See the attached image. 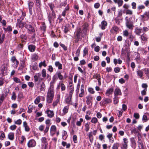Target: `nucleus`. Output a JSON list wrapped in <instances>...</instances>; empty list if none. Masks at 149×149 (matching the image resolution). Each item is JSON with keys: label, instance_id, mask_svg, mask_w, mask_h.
<instances>
[{"label": "nucleus", "instance_id": "nucleus-1", "mask_svg": "<svg viewBox=\"0 0 149 149\" xmlns=\"http://www.w3.org/2000/svg\"><path fill=\"white\" fill-rule=\"evenodd\" d=\"M53 86H51L49 89L47 95V101L48 103H51L54 96V91Z\"/></svg>", "mask_w": 149, "mask_h": 149}, {"label": "nucleus", "instance_id": "nucleus-2", "mask_svg": "<svg viewBox=\"0 0 149 149\" xmlns=\"http://www.w3.org/2000/svg\"><path fill=\"white\" fill-rule=\"evenodd\" d=\"M86 28L85 26L83 27L82 30H81L80 28H79L77 30L76 34L74 38L75 39V41L77 42H78L80 39V34L81 33H85L86 32Z\"/></svg>", "mask_w": 149, "mask_h": 149}, {"label": "nucleus", "instance_id": "nucleus-3", "mask_svg": "<svg viewBox=\"0 0 149 149\" xmlns=\"http://www.w3.org/2000/svg\"><path fill=\"white\" fill-rule=\"evenodd\" d=\"M9 65V61H8L6 63L2 64L0 68V73L2 74H3L7 70V67Z\"/></svg>", "mask_w": 149, "mask_h": 149}, {"label": "nucleus", "instance_id": "nucleus-4", "mask_svg": "<svg viewBox=\"0 0 149 149\" xmlns=\"http://www.w3.org/2000/svg\"><path fill=\"white\" fill-rule=\"evenodd\" d=\"M112 102L111 100L109 98H104L101 101L100 104L101 106H105L106 105L109 104Z\"/></svg>", "mask_w": 149, "mask_h": 149}, {"label": "nucleus", "instance_id": "nucleus-5", "mask_svg": "<svg viewBox=\"0 0 149 149\" xmlns=\"http://www.w3.org/2000/svg\"><path fill=\"white\" fill-rule=\"evenodd\" d=\"M36 143L35 141L33 139L29 140L27 143V146L29 148L33 147L36 146Z\"/></svg>", "mask_w": 149, "mask_h": 149}, {"label": "nucleus", "instance_id": "nucleus-6", "mask_svg": "<svg viewBox=\"0 0 149 149\" xmlns=\"http://www.w3.org/2000/svg\"><path fill=\"white\" fill-rule=\"evenodd\" d=\"M86 102L87 104L88 105H90L91 104V106L92 105V100L93 97L91 95H88L86 97ZM91 106H89L88 107L89 108H90Z\"/></svg>", "mask_w": 149, "mask_h": 149}, {"label": "nucleus", "instance_id": "nucleus-7", "mask_svg": "<svg viewBox=\"0 0 149 149\" xmlns=\"http://www.w3.org/2000/svg\"><path fill=\"white\" fill-rule=\"evenodd\" d=\"M42 142V145L45 149H46L48 145L47 139L45 137H43L41 139Z\"/></svg>", "mask_w": 149, "mask_h": 149}, {"label": "nucleus", "instance_id": "nucleus-8", "mask_svg": "<svg viewBox=\"0 0 149 149\" xmlns=\"http://www.w3.org/2000/svg\"><path fill=\"white\" fill-rule=\"evenodd\" d=\"M11 61L12 63H13V65L14 68H16L18 65L19 62L16 59L15 57L14 56L12 57L11 59Z\"/></svg>", "mask_w": 149, "mask_h": 149}, {"label": "nucleus", "instance_id": "nucleus-9", "mask_svg": "<svg viewBox=\"0 0 149 149\" xmlns=\"http://www.w3.org/2000/svg\"><path fill=\"white\" fill-rule=\"evenodd\" d=\"M24 27L31 33L34 32L35 31L34 28L31 25L25 24Z\"/></svg>", "mask_w": 149, "mask_h": 149}, {"label": "nucleus", "instance_id": "nucleus-10", "mask_svg": "<svg viewBox=\"0 0 149 149\" xmlns=\"http://www.w3.org/2000/svg\"><path fill=\"white\" fill-rule=\"evenodd\" d=\"M61 88V89L62 91H64L65 90V87L64 84L63 83V81H60L58 83L57 88L59 89L60 87Z\"/></svg>", "mask_w": 149, "mask_h": 149}, {"label": "nucleus", "instance_id": "nucleus-11", "mask_svg": "<svg viewBox=\"0 0 149 149\" xmlns=\"http://www.w3.org/2000/svg\"><path fill=\"white\" fill-rule=\"evenodd\" d=\"M56 128L55 125H52L50 128V132L51 135L53 136L54 135L56 132Z\"/></svg>", "mask_w": 149, "mask_h": 149}, {"label": "nucleus", "instance_id": "nucleus-12", "mask_svg": "<svg viewBox=\"0 0 149 149\" xmlns=\"http://www.w3.org/2000/svg\"><path fill=\"white\" fill-rule=\"evenodd\" d=\"M36 48V46L34 45H30L28 46V48L29 51L31 52H34Z\"/></svg>", "mask_w": 149, "mask_h": 149}, {"label": "nucleus", "instance_id": "nucleus-13", "mask_svg": "<svg viewBox=\"0 0 149 149\" xmlns=\"http://www.w3.org/2000/svg\"><path fill=\"white\" fill-rule=\"evenodd\" d=\"M60 96L59 94H58L56 96V100L54 102L52 105L54 107H55L58 103L59 101Z\"/></svg>", "mask_w": 149, "mask_h": 149}, {"label": "nucleus", "instance_id": "nucleus-14", "mask_svg": "<svg viewBox=\"0 0 149 149\" xmlns=\"http://www.w3.org/2000/svg\"><path fill=\"white\" fill-rule=\"evenodd\" d=\"M143 69L138 70L136 71L137 76L140 78H141L143 75Z\"/></svg>", "mask_w": 149, "mask_h": 149}, {"label": "nucleus", "instance_id": "nucleus-15", "mask_svg": "<svg viewBox=\"0 0 149 149\" xmlns=\"http://www.w3.org/2000/svg\"><path fill=\"white\" fill-rule=\"evenodd\" d=\"M112 136L113 134L112 133H109L107 136L109 139V141L111 143H113L114 141Z\"/></svg>", "mask_w": 149, "mask_h": 149}, {"label": "nucleus", "instance_id": "nucleus-16", "mask_svg": "<svg viewBox=\"0 0 149 149\" xmlns=\"http://www.w3.org/2000/svg\"><path fill=\"white\" fill-rule=\"evenodd\" d=\"M46 112L48 116L49 117L52 118L54 116V113L53 111L48 110Z\"/></svg>", "mask_w": 149, "mask_h": 149}, {"label": "nucleus", "instance_id": "nucleus-17", "mask_svg": "<svg viewBox=\"0 0 149 149\" xmlns=\"http://www.w3.org/2000/svg\"><path fill=\"white\" fill-rule=\"evenodd\" d=\"M93 77L94 78H96L99 84L100 85H101V79L100 75L98 74H96L93 76Z\"/></svg>", "mask_w": 149, "mask_h": 149}, {"label": "nucleus", "instance_id": "nucleus-18", "mask_svg": "<svg viewBox=\"0 0 149 149\" xmlns=\"http://www.w3.org/2000/svg\"><path fill=\"white\" fill-rule=\"evenodd\" d=\"M25 24L22 22L19 19H17V25L18 26L19 28H22L23 27H24Z\"/></svg>", "mask_w": 149, "mask_h": 149}, {"label": "nucleus", "instance_id": "nucleus-19", "mask_svg": "<svg viewBox=\"0 0 149 149\" xmlns=\"http://www.w3.org/2000/svg\"><path fill=\"white\" fill-rule=\"evenodd\" d=\"M142 29L136 27L135 29L134 32L136 35H139L141 34Z\"/></svg>", "mask_w": 149, "mask_h": 149}, {"label": "nucleus", "instance_id": "nucleus-20", "mask_svg": "<svg viewBox=\"0 0 149 149\" xmlns=\"http://www.w3.org/2000/svg\"><path fill=\"white\" fill-rule=\"evenodd\" d=\"M114 93L115 95H121V92L120 90L118 88H116L115 90Z\"/></svg>", "mask_w": 149, "mask_h": 149}, {"label": "nucleus", "instance_id": "nucleus-21", "mask_svg": "<svg viewBox=\"0 0 149 149\" xmlns=\"http://www.w3.org/2000/svg\"><path fill=\"white\" fill-rule=\"evenodd\" d=\"M101 29L104 30L105 29V27L107 26V23L105 21H102L101 23Z\"/></svg>", "mask_w": 149, "mask_h": 149}, {"label": "nucleus", "instance_id": "nucleus-22", "mask_svg": "<svg viewBox=\"0 0 149 149\" xmlns=\"http://www.w3.org/2000/svg\"><path fill=\"white\" fill-rule=\"evenodd\" d=\"M149 116L148 113H145L144 114L142 118V120L143 122H146L148 120L147 117Z\"/></svg>", "mask_w": 149, "mask_h": 149}, {"label": "nucleus", "instance_id": "nucleus-23", "mask_svg": "<svg viewBox=\"0 0 149 149\" xmlns=\"http://www.w3.org/2000/svg\"><path fill=\"white\" fill-rule=\"evenodd\" d=\"M113 91V89L112 88L108 89L106 91V95L108 96H109L112 93Z\"/></svg>", "mask_w": 149, "mask_h": 149}, {"label": "nucleus", "instance_id": "nucleus-24", "mask_svg": "<svg viewBox=\"0 0 149 149\" xmlns=\"http://www.w3.org/2000/svg\"><path fill=\"white\" fill-rule=\"evenodd\" d=\"M55 65L56 67L58 68V69H62V64L60 63L59 61H56L55 63Z\"/></svg>", "mask_w": 149, "mask_h": 149}, {"label": "nucleus", "instance_id": "nucleus-25", "mask_svg": "<svg viewBox=\"0 0 149 149\" xmlns=\"http://www.w3.org/2000/svg\"><path fill=\"white\" fill-rule=\"evenodd\" d=\"M45 85L44 82H42L40 85V89L41 91H45Z\"/></svg>", "mask_w": 149, "mask_h": 149}, {"label": "nucleus", "instance_id": "nucleus-26", "mask_svg": "<svg viewBox=\"0 0 149 149\" xmlns=\"http://www.w3.org/2000/svg\"><path fill=\"white\" fill-rule=\"evenodd\" d=\"M70 89V91L69 93V96L70 97H72V94L74 91V87L72 86H71Z\"/></svg>", "mask_w": 149, "mask_h": 149}, {"label": "nucleus", "instance_id": "nucleus-27", "mask_svg": "<svg viewBox=\"0 0 149 149\" xmlns=\"http://www.w3.org/2000/svg\"><path fill=\"white\" fill-rule=\"evenodd\" d=\"M64 32L67 33L69 30V26L68 24H66L64 26Z\"/></svg>", "mask_w": 149, "mask_h": 149}, {"label": "nucleus", "instance_id": "nucleus-28", "mask_svg": "<svg viewBox=\"0 0 149 149\" xmlns=\"http://www.w3.org/2000/svg\"><path fill=\"white\" fill-rule=\"evenodd\" d=\"M8 139H9L11 140H13L14 139V133L13 132H10L8 134Z\"/></svg>", "mask_w": 149, "mask_h": 149}, {"label": "nucleus", "instance_id": "nucleus-29", "mask_svg": "<svg viewBox=\"0 0 149 149\" xmlns=\"http://www.w3.org/2000/svg\"><path fill=\"white\" fill-rule=\"evenodd\" d=\"M126 25L127 28L130 29H132L134 27V26L131 22L126 24Z\"/></svg>", "mask_w": 149, "mask_h": 149}, {"label": "nucleus", "instance_id": "nucleus-30", "mask_svg": "<svg viewBox=\"0 0 149 149\" xmlns=\"http://www.w3.org/2000/svg\"><path fill=\"white\" fill-rule=\"evenodd\" d=\"M69 109V106H66L63 109V113L64 115L65 114L68 112V110Z\"/></svg>", "mask_w": 149, "mask_h": 149}, {"label": "nucleus", "instance_id": "nucleus-31", "mask_svg": "<svg viewBox=\"0 0 149 149\" xmlns=\"http://www.w3.org/2000/svg\"><path fill=\"white\" fill-rule=\"evenodd\" d=\"M42 66L45 67L47 66L45 60H44L43 62H41L39 64V67L40 68H41Z\"/></svg>", "mask_w": 149, "mask_h": 149}, {"label": "nucleus", "instance_id": "nucleus-32", "mask_svg": "<svg viewBox=\"0 0 149 149\" xmlns=\"http://www.w3.org/2000/svg\"><path fill=\"white\" fill-rule=\"evenodd\" d=\"M62 145L64 147L66 146V148H69L70 146V143L67 144V143L65 141H62Z\"/></svg>", "mask_w": 149, "mask_h": 149}, {"label": "nucleus", "instance_id": "nucleus-33", "mask_svg": "<svg viewBox=\"0 0 149 149\" xmlns=\"http://www.w3.org/2000/svg\"><path fill=\"white\" fill-rule=\"evenodd\" d=\"M120 146V144L119 143H114L112 147V149H118V148Z\"/></svg>", "mask_w": 149, "mask_h": 149}, {"label": "nucleus", "instance_id": "nucleus-34", "mask_svg": "<svg viewBox=\"0 0 149 149\" xmlns=\"http://www.w3.org/2000/svg\"><path fill=\"white\" fill-rule=\"evenodd\" d=\"M88 136L90 139V141L91 142L93 141V138L92 134V133L91 132H89L88 134Z\"/></svg>", "mask_w": 149, "mask_h": 149}, {"label": "nucleus", "instance_id": "nucleus-35", "mask_svg": "<svg viewBox=\"0 0 149 149\" xmlns=\"http://www.w3.org/2000/svg\"><path fill=\"white\" fill-rule=\"evenodd\" d=\"M143 70L144 71L145 74L149 78V68H145L143 69Z\"/></svg>", "mask_w": 149, "mask_h": 149}, {"label": "nucleus", "instance_id": "nucleus-36", "mask_svg": "<svg viewBox=\"0 0 149 149\" xmlns=\"http://www.w3.org/2000/svg\"><path fill=\"white\" fill-rule=\"evenodd\" d=\"M56 74L57 75L58 79L60 80H62L63 78V77L60 72H57Z\"/></svg>", "mask_w": 149, "mask_h": 149}, {"label": "nucleus", "instance_id": "nucleus-37", "mask_svg": "<svg viewBox=\"0 0 149 149\" xmlns=\"http://www.w3.org/2000/svg\"><path fill=\"white\" fill-rule=\"evenodd\" d=\"M0 133L1 134L0 135V139L3 140L5 138V134L2 131H0Z\"/></svg>", "mask_w": 149, "mask_h": 149}, {"label": "nucleus", "instance_id": "nucleus-38", "mask_svg": "<svg viewBox=\"0 0 149 149\" xmlns=\"http://www.w3.org/2000/svg\"><path fill=\"white\" fill-rule=\"evenodd\" d=\"M48 5L49 6L51 10L52 11H54V8H55V6L54 4L52 3H48Z\"/></svg>", "mask_w": 149, "mask_h": 149}, {"label": "nucleus", "instance_id": "nucleus-39", "mask_svg": "<svg viewBox=\"0 0 149 149\" xmlns=\"http://www.w3.org/2000/svg\"><path fill=\"white\" fill-rule=\"evenodd\" d=\"M83 118H81L79 119V121H77L76 122V125L79 126H80L81 125V123L83 122Z\"/></svg>", "mask_w": 149, "mask_h": 149}, {"label": "nucleus", "instance_id": "nucleus-40", "mask_svg": "<svg viewBox=\"0 0 149 149\" xmlns=\"http://www.w3.org/2000/svg\"><path fill=\"white\" fill-rule=\"evenodd\" d=\"M116 23L117 24H119L122 21L121 19L119 18L118 17H117L115 19Z\"/></svg>", "mask_w": 149, "mask_h": 149}, {"label": "nucleus", "instance_id": "nucleus-41", "mask_svg": "<svg viewBox=\"0 0 149 149\" xmlns=\"http://www.w3.org/2000/svg\"><path fill=\"white\" fill-rule=\"evenodd\" d=\"M41 74L43 78H45L46 76V70L45 69H43L41 71Z\"/></svg>", "mask_w": 149, "mask_h": 149}, {"label": "nucleus", "instance_id": "nucleus-42", "mask_svg": "<svg viewBox=\"0 0 149 149\" xmlns=\"http://www.w3.org/2000/svg\"><path fill=\"white\" fill-rule=\"evenodd\" d=\"M141 38L142 40L143 41H146L147 40L146 35L143 34L141 36Z\"/></svg>", "mask_w": 149, "mask_h": 149}, {"label": "nucleus", "instance_id": "nucleus-43", "mask_svg": "<svg viewBox=\"0 0 149 149\" xmlns=\"http://www.w3.org/2000/svg\"><path fill=\"white\" fill-rule=\"evenodd\" d=\"M5 35L4 34H3L1 36V34H0V43L2 44L3 42L4 38H5Z\"/></svg>", "mask_w": 149, "mask_h": 149}, {"label": "nucleus", "instance_id": "nucleus-44", "mask_svg": "<svg viewBox=\"0 0 149 149\" xmlns=\"http://www.w3.org/2000/svg\"><path fill=\"white\" fill-rule=\"evenodd\" d=\"M38 57L37 54H34L32 56V59L33 60L36 61L38 59Z\"/></svg>", "mask_w": 149, "mask_h": 149}, {"label": "nucleus", "instance_id": "nucleus-45", "mask_svg": "<svg viewBox=\"0 0 149 149\" xmlns=\"http://www.w3.org/2000/svg\"><path fill=\"white\" fill-rule=\"evenodd\" d=\"M72 98V97H67L65 100V102L67 104H69Z\"/></svg>", "mask_w": 149, "mask_h": 149}, {"label": "nucleus", "instance_id": "nucleus-46", "mask_svg": "<svg viewBox=\"0 0 149 149\" xmlns=\"http://www.w3.org/2000/svg\"><path fill=\"white\" fill-rule=\"evenodd\" d=\"M40 96L37 97L34 101V103L36 104H38L40 101Z\"/></svg>", "mask_w": 149, "mask_h": 149}, {"label": "nucleus", "instance_id": "nucleus-47", "mask_svg": "<svg viewBox=\"0 0 149 149\" xmlns=\"http://www.w3.org/2000/svg\"><path fill=\"white\" fill-rule=\"evenodd\" d=\"M6 95L4 94H1L0 98V100L2 101V102H3V100L5 99L6 97Z\"/></svg>", "mask_w": 149, "mask_h": 149}, {"label": "nucleus", "instance_id": "nucleus-48", "mask_svg": "<svg viewBox=\"0 0 149 149\" xmlns=\"http://www.w3.org/2000/svg\"><path fill=\"white\" fill-rule=\"evenodd\" d=\"M16 96L15 93L13 92L12 93V96H11V99L15 100L16 99Z\"/></svg>", "mask_w": 149, "mask_h": 149}, {"label": "nucleus", "instance_id": "nucleus-49", "mask_svg": "<svg viewBox=\"0 0 149 149\" xmlns=\"http://www.w3.org/2000/svg\"><path fill=\"white\" fill-rule=\"evenodd\" d=\"M22 123V121L20 119L17 120L15 121L14 122L15 123L18 125H20Z\"/></svg>", "mask_w": 149, "mask_h": 149}, {"label": "nucleus", "instance_id": "nucleus-50", "mask_svg": "<svg viewBox=\"0 0 149 149\" xmlns=\"http://www.w3.org/2000/svg\"><path fill=\"white\" fill-rule=\"evenodd\" d=\"M98 121L97 119L95 117L93 118L91 120V122L93 123H96Z\"/></svg>", "mask_w": 149, "mask_h": 149}, {"label": "nucleus", "instance_id": "nucleus-51", "mask_svg": "<svg viewBox=\"0 0 149 149\" xmlns=\"http://www.w3.org/2000/svg\"><path fill=\"white\" fill-rule=\"evenodd\" d=\"M132 19V17H130L129 18H128V17H125V20L126 21L125 24H127L130 22V21Z\"/></svg>", "mask_w": 149, "mask_h": 149}, {"label": "nucleus", "instance_id": "nucleus-52", "mask_svg": "<svg viewBox=\"0 0 149 149\" xmlns=\"http://www.w3.org/2000/svg\"><path fill=\"white\" fill-rule=\"evenodd\" d=\"M126 14L132 15V11L131 10L127 9L126 11Z\"/></svg>", "mask_w": 149, "mask_h": 149}, {"label": "nucleus", "instance_id": "nucleus-53", "mask_svg": "<svg viewBox=\"0 0 149 149\" xmlns=\"http://www.w3.org/2000/svg\"><path fill=\"white\" fill-rule=\"evenodd\" d=\"M33 69L34 70H36L38 68V64L36 63H35L32 66Z\"/></svg>", "mask_w": 149, "mask_h": 149}, {"label": "nucleus", "instance_id": "nucleus-54", "mask_svg": "<svg viewBox=\"0 0 149 149\" xmlns=\"http://www.w3.org/2000/svg\"><path fill=\"white\" fill-rule=\"evenodd\" d=\"M33 106L32 105H29L28 107V112L29 113H30L32 112V110L33 109Z\"/></svg>", "mask_w": 149, "mask_h": 149}, {"label": "nucleus", "instance_id": "nucleus-55", "mask_svg": "<svg viewBox=\"0 0 149 149\" xmlns=\"http://www.w3.org/2000/svg\"><path fill=\"white\" fill-rule=\"evenodd\" d=\"M44 128V126L43 125H40L38 127V129L40 131L42 132L43 131Z\"/></svg>", "mask_w": 149, "mask_h": 149}, {"label": "nucleus", "instance_id": "nucleus-56", "mask_svg": "<svg viewBox=\"0 0 149 149\" xmlns=\"http://www.w3.org/2000/svg\"><path fill=\"white\" fill-rule=\"evenodd\" d=\"M13 80L14 81L17 83H20L21 82L20 79L17 77L14 78Z\"/></svg>", "mask_w": 149, "mask_h": 149}, {"label": "nucleus", "instance_id": "nucleus-57", "mask_svg": "<svg viewBox=\"0 0 149 149\" xmlns=\"http://www.w3.org/2000/svg\"><path fill=\"white\" fill-rule=\"evenodd\" d=\"M4 83V79H3L2 77H0V86H3Z\"/></svg>", "mask_w": 149, "mask_h": 149}, {"label": "nucleus", "instance_id": "nucleus-58", "mask_svg": "<svg viewBox=\"0 0 149 149\" xmlns=\"http://www.w3.org/2000/svg\"><path fill=\"white\" fill-rule=\"evenodd\" d=\"M73 141L74 143H77V137L76 135H74L73 136Z\"/></svg>", "mask_w": 149, "mask_h": 149}, {"label": "nucleus", "instance_id": "nucleus-59", "mask_svg": "<svg viewBox=\"0 0 149 149\" xmlns=\"http://www.w3.org/2000/svg\"><path fill=\"white\" fill-rule=\"evenodd\" d=\"M123 35L124 36L127 37L128 36L129 33L127 30H125L123 31Z\"/></svg>", "mask_w": 149, "mask_h": 149}, {"label": "nucleus", "instance_id": "nucleus-60", "mask_svg": "<svg viewBox=\"0 0 149 149\" xmlns=\"http://www.w3.org/2000/svg\"><path fill=\"white\" fill-rule=\"evenodd\" d=\"M88 49L87 48H85L83 50V56H84L88 53Z\"/></svg>", "mask_w": 149, "mask_h": 149}, {"label": "nucleus", "instance_id": "nucleus-61", "mask_svg": "<svg viewBox=\"0 0 149 149\" xmlns=\"http://www.w3.org/2000/svg\"><path fill=\"white\" fill-rule=\"evenodd\" d=\"M16 127L17 126L15 125H14L11 126L10 127V128L12 130H14L16 129Z\"/></svg>", "mask_w": 149, "mask_h": 149}, {"label": "nucleus", "instance_id": "nucleus-62", "mask_svg": "<svg viewBox=\"0 0 149 149\" xmlns=\"http://www.w3.org/2000/svg\"><path fill=\"white\" fill-rule=\"evenodd\" d=\"M139 148L144 149V146L142 143H139Z\"/></svg>", "mask_w": 149, "mask_h": 149}, {"label": "nucleus", "instance_id": "nucleus-63", "mask_svg": "<svg viewBox=\"0 0 149 149\" xmlns=\"http://www.w3.org/2000/svg\"><path fill=\"white\" fill-rule=\"evenodd\" d=\"M85 130L86 132L88 131L89 129V125L88 123L86 124L85 125Z\"/></svg>", "mask_w": 149, "mask_h": 149}, {"label": "nucleus", "instance_id": "nucleus-64", "mask_svg": "<svg viewBox=\"0 0 149 149\" xmlns=\"http://www.w3.org/2000/svg\"><path fill=\"white\" fill-rule=\"evenodd\" d=\"M123 3V1L122 0H118L117 3L119 6H120L122 5Z\"/></svg>", "mask_w": 149, "mask_h": 149}]
</instances>
